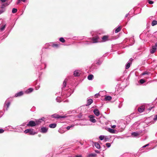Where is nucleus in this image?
Returning <instances> with one entry per match:
<instances>
[{
	"label": "nucleus",
	"instance_id": "f257e3e1",
	"mask_svg": "<svg viewBox=\"0 0 157 157\" xmlns=\"http://www.w3.org/2000/svg\"><path fill=\"white\" fill-rule=\"evenodd\" d=\"M24 132L26 134L29 133L30 135H34L36 133V132L33 131L32 129H26L24 131Z\"/></svg>",
	"mask_w": 157,
	"mask_h": 157
},
{
	"label": "nucleus",
	"instance_id": "9b49d317",
	"mask_svg": "<svg viewBox=\"0 0 157 157\" xmlns=\"http://www.w3.org/2000/svg\"><path fill=\"white\" fill-rule=\"evenodd\" d=\"M41 132L42 133H46L48 130V128L45 127H43L41 128Z\"/></svg>",
	"mask_w": 157,
	"mask_h": 157
},
{
	"label": "nucleus",
	"instance_id": "2eb2a0df",
	"mask_svg": "<svg viewBox=\"0 0 157 157\" xmlns=\"http://www.w3.org/2000/svg\"><path fill=\"white\" fill-rule=\"evenodd\" d=\"M67 82V79H65L63 83V88H65L66 86Z\"/></svg>",
	"mask_w": 157,
	"mask_h": 157
},
{
	"label": "nucleus",
	"instance_id": "f3484780",
	"mask_svg": "<svg viewBox=\"0 0 157 157\" xmlns=\"http://www.w3.org/2000/svg\"><path fill=\"white\" fill-rule=\"evenodd\" d=\"M112 99V97L111 96H108L105 97V100L106 101H109L110 100Z\"/></svg>",
	"mask_w": 157,
	"mask_h": 157
},
{
	"label": "nucleus",
	"instance_id": "b1692460",
	"mask_svg": "<svg viewBox=\"0 0 157 157\" xmlns=\"http://www.w3.org/2000/svg\"><path fill=\"white\" fill-rule=\"evenodd\" d=\"M109 131L112 133H115V131L114 129L111 128L109 129Z\"/></svg>",
	"mask_w": 157,
	"mask_h": 157
},
{
	"label": "nucleus",
	"instance_id": "6e6d98bb",
	"mask_svg": "<svg viewBox=\"0 0 157 157\" xmlns=\"http://www.w3.org/2000/svg\"><path fill=\"white\" fill-rule=\"evenodd\" d=\"M44 117H43L41 120H44Z\"/></svg>",
	"mask_w": 157,
	"mask_h": 157
},
{
	"label": "nucleus",
	"instance_id": "58836bf2",
	"mask_svg": "<svg viewBox=\"0 0 157 157\" xmlns=\"http://www.w3.org/2000/svg\"><path fill=\"white\" fill-rule=\"evenodd\" d=\"M101 63V62L100 60H98L96 64L99 65Z\"/></svg>",
	"mask_w": 157,
	"mask_h": 157
},
{
	"label": "nucleus",
	"instance_id": "f03ea898",
	"mask_svg": "<svg viewBox=\"0 0 157 157\" xmlns=\"http://www.w3.org/2000/svg\"><path fill=\"white\" fill-rule=\"evenodd\" d=\"M36 123L33 121H29L28 124H27V126L33 127L36 125Z\"/></svg>",
	"mask_w": 157,
	"mask_h": 157
},
{
	"label": "nucleus",
	"instance_id": "09e8293b",
	"mask_svg": "<svg viewBox=\"0 0 157 157\" xmlns=\"http://www.w3.org/2000/svg\"><path fill=\"white\" fill-rule=\"evenodd\" d=\"M116 127V126L115 125H113L112 126V127L113 128H115Z\"/></svg>",
	"mask_w": 157,
	"mask_h": 157
},
{
	"label": "nucleus",
	"instance_id": "ea45409f",
	"mask_svg": "<svg viewBox=\"0 0 157 157\" xmlns=\"http://www.w3.org/2000/svg\"><path fill=\"white\" fill-rule=\"evenodd\" d=\"M4 131V130L2 128H0V134L3 133Z\"/></svg>",
	"mask_w": 157,
	"mask_h": 157
},
{
	"label": "nucleus",
	"instance_id": "a19ab883",
	"mask_svg": "<svg viewBox=\"0 0 157 157\" xmlns=\"http://www.w3.org/2000/svg\"><path fill=\"white\" fill-rule=\"evenodd\" d=\"M36 124H40L41 123V121H36Z\"/></svg>",
	"mask_w": 157,
	"mask_h": 157
},
{
	"label": "nucleus",
	"instance_id": "6ab92c4d",
	"mask_svg": "<svg viewBox=\"0 0 157 157\" xmlns=\"http://www.w3.org/2000/svg\"><path fill=\"white\" fill-rule=\"evenodd\" d=\"M121 29V27H119L115 30V33H117L120 32Z\"/></svg>",
	"mask_w": 157,
	"mask_h": 157
},
{
	"label": "nucleus",
	"instance_id": "864d4df0",
	"mask_svg": "<svg viewBox=\"0 0 157 157\" xmlns=\"http://www.w3.org/2000/svg\"><path fill=\"white\" fill-rule=\"evenodd\" d=\"M20 0L23 2H25V0Z\"/></svg>",
	"mask_w": 157,
	"mask_h": 157
},
{
	"label": "nucleus",
	"instance_id": "9d476101",
	"mask_svg": "<svg viewBox=\"0 0 157 157\" xmlns=\"http://www.w3.org/2000/svg\"><path fill=\"white\" fill-rule=\"evenodd\" d=\"M99 37L98 36H95L92 38V40L93 43H96L98 42V40L99 39Z\"/></svg>",
	"mask_w": 157,
	"mask_h": 157
},
{
	"label": "nucleus",
	"instance_id": "f8f14e48",
	"mask_svg": "<svg viewBox=\"0 0 157 157\" xmlns=\"http://www.w3.org/2000/svg\"><path fill=\"white\" fill-rule=\"evenodd\" d=\"M74 75L75 76H78L80 75V73L78 71H75L74 72Z\"/></svg>",
	"mask_w": 157,
	"mask_h": 157
},
{
	"label": "nucleus",
	"instance_id": "423d86ee",
	"mask_svg": "<svg viewBox=\"0 0 157 157\" xmlns=\"http://www.w3.org/2000/svg\"><path fill=\"white\" fill-rule=\"evenodd\" d=\"M94 113L97 116H98L100 115V112L97 109H95L94 110Z\"/></svg>",
	"mask_w": 157,
	"mask_h": 157
},
{
	"label": "nucleus",
	"instance_id": "c756f323",
	"mask_svg": "<svg viewBox=\"0 0 157 157\" xmlns=\"http://www.w3.org/2000/svg\"><path fill=\"white\" fill-rule=\"evenodd\" d=\"M33 89L32 88H29L28 90V93H30L33 91Z\"/></svg>",
	"mask_w": 157,
	"mask_h": 157
},
{
	"label": "nucleus",
	"instance_id": "e433bc0d",
	"mask_svg": "<svg viewBox=\"0 0 157 157\" xmlns=\"http://www.w3.org/2000/svg\"><path fill=\"white\" fill-rule=\"evenodd\" d=\"M106 146L107 147H109L111 146V144L109 143H107L106 144Z\"/></svg>",
	"mask_w": 157,
	"mask_h": 157
},
{
	"label": "nucleus",
	"instance_id": "0eeeda50",
	"mask_svg": "<svg viewBox=\"0 0 157 157\" xmlns=\"http://www.w3.org/2000/svg\"><path fill=\"white\" fill-rule=\"evenodd\" d=\"M109 36H104L102 37V41L105 42L108 40Z\"/></svg>",
	"mask_w": 157,
	"mask_h": 157
},
{
	"label": "nucleus",
	"instance_id": "6e6552de",
	"mask_svg": "<svg viewBox=\"0 0 157 157\" xmlns=\"http://www.w3.org/2000/svg\"><path fill=\"white\" fill-rule=\"evenodd\" d=\"M23 94V93L22 91H21L16 94L15 95V97H19L22 95Z\"/></svg>",
	"mask_w": 157,
	"mask_h": 157
},
{
	"label": "nucleus",
	"instance_id": "8fccbe9b",
	"mask_svg": "<svg viewBox=\"0 0 157 157\" xmlns=\"http://www.w3.org/2000/svg\"><path fill=\"white\" fill-rule=\"evenodd\" d=\"M107 140H108V138H105V139H104V140H105V142H106V141H107Z\"/></svg>",
	"mask_w": 157,
	"mask_h": 157
},
{
	"label": "nucleus",
	"instance_id": "5701e85b",
	"mask_svg": "<svg viewBox=\"0 0 157 157\" xmlns=\"http://www.w3.org/2000/svg\"><path fill=\"white\" fill-rule=\"evenodd\" d=\"M139 135V134L136 132H134L132 133V135L133 136H138V135Z\"/></svg>",
	"mask_w": 157,
	"mask_h": 157
},
{
	"label": "nucleus",
	"instance_id": "39448f33",
	"mask_svg": "<svg viewBox=\"0 0 157 157\" xmlns=\"http://www.w3.org/2000/svg\"><path fill=\"white\" fill-rule=\"evenodd\" d=\"M145 107L144 105L140 106L138 108V111L140 113H142L145 110Z\"/></svg>",
	"mask_w": 157,
	"mask_h": 157
},
{
	"label": "nucleus",
	"instance_id": "4d7b16f0",
	"mask_svg": "<svg viewBox=\"0 0 157 157\" xmlns=\"http://www.w3.org/2000/svg\"><path fill=\"white\" fill-rule=\"evenodd\" d=\"M127 16H128V14H126L125 17H127Z\"/></svg>",
	"mask_w": 157,
	"mask_h": 157
},
{
	"label": "nucleus",
	"instance_id": "13d9d810",
	"mask_svg": "<svg viewBox=\"0 0 157 157\" xmlns=\"http://www.w3.org/2000/svg\"><path fill=\"white\" fill-rule=\"evenodd\" d=\"M3 6H5L4 5V4L3 5Z\"/></svg>",
	"mask_w": 157,
	"mask_h": 157
},
{
	"label": "nucleus",
	"instance_id": "473e14b6",
	"mask_svg": "<svg viewBox=\"0 0 157 157\" xmlns=\"http://www.w3.org/2000/svg\"><path fill=\"white\" fill-rule=\"evenodd\" d=\"M140 83L143 84V83H144L145 82V81L144 79H141L140 80Z\"/></svg>",
	"mask_w": 157,
	"mask_h": 157
},
{
	"label": "nucleus",
	"instance_id": "37998d69",
	"mask_svg": "<svg viewBox=\"0 0 157 157\" xmlns=\"http://www.w3.org/2000/svg\"><path fill=\"white\" fill-rule=\"evenodd\" d=\"M21 0H18L17 2V4H19L21 2Z\"/></svg>",
	"mask_w": 157,
	"mask_h": 157
},
{
	"label": "nucleus",
	"instance_id": "a878e982",
	"mask_svg": "<svg viewBox=\"0 0 157 157\" xmlns=\"http://www.w3.org/2000/svg\"><path fill=\"white\" fill-rule=\"evenodd\" d=\"M10 104V102H8L6 104V110H7L8 109V108L9 107V106Z\"/></svg>",
	"mask_w": 157,
	"mask_h": 157
},
{
	"label": "nucleus",
	"instance_id": "bb28decb",
	"mask_svg": "<svg viewBox=\"0 0 157 157\" xmlns=\"http://www.w3.org/2000/svg\"><path fill=\"white\" fill-rule=\"evenodd\" d=\"M59 41L62 42V43H64L65 42V40L64 39L63 37H61L59 38Z\"/></svg>",
	"mask_w": 157,
	"mask_h": 157
},
{
	"label": "nucleus",
	"instance_id": "f704fd0d",
	"mask_svg": "<svg viewBox=\"0 0 157 157\" xmlns=\"http://www.w3.org/2000/svg\"><path fill=\"white\" fill-rule=\"evenodd\" d=\"M148 1L149 4H151L154 3V2L152 1H150L149 0H148Z\"/></svg>",
	"mask_w": 157,
	"mask_h": 157
},
{
	"label": "nucleus",
	"instance_id": "a211bd4d",
	"mask_svg": "<svg viewBox=\"0 0 157 157\" xmlns=\"http://www.w3.org/2000/svg\"><path fill=\"white\" fill-rule=\"evenodd\" d=\"M94 145L98 149H99L100 148V145L98 143L95 142L94 143Z\"/></svg>",
	"mask_w": 157,
	"mask_h": 157
},
{
	"label": "nucleus",
	"instance_id": "603ef678",
	"mask_svg": "<svg viewBox=\"0 0 157 157\" xmlns=\"http://www.w3.org/2000/svg\"><path fill=\"white\" fill-rule=\"evenodd\" d=\"M154 45L156 47H157V42L155 43Z\"/></svg>",
	"mask_w": 157,
	"mask_h": 157
},
{
	"label": "nucleus",
	"instance_id": "412c9836",
	"mask_svg": "<svg viewBox=\"0 0 157 157\" xmlns=\"http://www.w3.org/2000/svg\"><path fill=\"white\" fill-rule=\"evenodd\" d=\"M96 156V154L91 153L88 156V157H95Z\"/></svg>",
	"mask_w": 157,
	"mask_h": 157
},
{
	"label": "nucleus",
	"instance_id": "c9c22d12",
	"mask_svg": "<svg viewBox=\"0 0 157 157\" xmlns=\"http://www.w3.org/2000/svg\"><path fill=\"white\" fill-rule=\"evenodd\" d=\"M78 117L79 118H81L82 117V113H80L78 115Z\"/></svg>",
	"mask_w": 157,
	"mask_h": 157
},
{
	"label": "nucleus",
	"instance_id": "20e7f679",
	"mask_svg": "<svg viewBox=\"0 0 157 157\" xmlns=\"http://www.w3.org/2000/svg\"><path fill=\"white\" fill-rule=\"evenodd\" d=\"M52 116L53 118L57 119L60 118H64L66 117L65 116H59L57 114H56L52 115Z\"/></svg>",
	"mask_w": 157,
	"mask_h": 157
},
{
	"label": "nucleus",
	"instance_id": "7ed1b4c3",
	"mask_svg": "<svg viewBox=\"0 0 157 157\" xmlns=\"http://www.w3.org/2000/svg\"><path fill=\"white\" fill-rule=\"evenodd\" d=\"M157 49L156 47L154 45H152V48L150 50V52L151 54L154 53L156 51Z\"/></svg>",
	"mask_w": 157,
	"mask_h": 157
},
{
	"label": "nucleus",
	"instance_id": "3c124183",
	"mask_svg": "<svg viewBox=\"0 0 157 157\" xmlns=\"http://www.w3.org/2000/svg\"><path fill=\"white\" fill-rule=\"evenodd\" d=\"M152 107H150L148 109L149 110H151V109H152Z\"/></svg>",
	"mask_w": 157,
	"mask_h": 157
},
{
	"label": "nucleus",
	"instance_id": "dca6fc26",
	"mask_svg": "<svg viewBox=\"0 0 157 157\" xmlns=\"http://www.w3.org/2000/svg\"><path fill=\"white\" fill-rule=\"evenodd\" d=\"M56 126V124L55 123L51 124L49 125V127L50 128H55Z\"/></svg>",
	"mask_w": 157,
	"mask_h": 157
},
{
	"label": "nucleus",
	"instance_id": "4468645a",
	"mask_svg": "<svg viewBox=\"0 0 157 157\" xmlns=\"http://www.w3.org/2000/svg\"><path fill=\"white\" fill-rule=\"evenodd\" d=\"M5 11L4 7L2 6L0 7V14L4 12Z\"/></svg>",
	"mask_w": 157,
	"mask_h": 157
},
{
	"label": "nucleus",
	"instance_id": "cd10ccee",
	"mask_svg": "<svg viewBox=\"0 0 157 157\" xmlns=\"http://www.w3.org/2000/svg\"><path fill=\"white\" fill-rule=\"evenodd\" d=\"M17 11V9L16 8H13L12 10V13H15Z\"/></svg>",
	"mask_w": 157,
	"mask_h": 157
},
{
	"label": "nucleus",
	"instance_id": "a18cd8bd",
	"mask_svg": "<svg viewBox=\"0 0 157 157\" xmlns=\"http://www.w3.org/2000/svg\"><path fill=\"white\" fill-rule=\"evenodd\" d=\"M7 0H0L2 2H6Z\"/></svg>",
	"mask_w": 157,
	"mask_h": 157
},
{
	"label": "nucleus",
	"instance_id": "4c0bfd02",
	"mask_svg": "<svg viewBox=\"0 0 157 157\" xmlns=\"http://www.w3.org/2000/svg\"><path fill=\"white\" fill-rule=\"evenodd\" d=\"M52 46L53 47H58V44H53V45Z\"/></svg>",
	"mask_w": 157,
	"mask_h": 157
},
{
	"label": "nucleus",
	"instance_id": "de8ad7c7",
	"mask_svg": "<svg viewBox=\"0 0 157 157\" xmlns=\"http://www.w3.org/2000/svg\"><path fill=\"white\" fill-rule=\"evenodd\" d=\"M149 145V144H147L145 145H144L143 147H146L147 146H148Z\"/></svg>",
	"mask_w": 157,
	"mask_h": 157
},
{
	"label": "nucleus",
	"instance_id": "c03bdc74",
	"mask_svg": "<svg viewBox=\"0 0 157 157\" xmlns=\"http://www.w3.org/2000/svg\"><path fill=\"white\" fill-rule=\"evenodd\" d=\"M75 157H82V156L81 155H77Z\"/></svg>",
	"mask_w": 157,
	"mask_h": 157
},
{
	"label": "nucleus",
	"instance_id": "72a5a7b5",
	"mask_svg": "<svg viewBox=\"0 0 157 157\" xmlns=\"http://www.w3.org/2000/svg\"><path fill=\"white\" fill-rule=\"evenodd\" d=\"M99 138L101 140H102L104 139V136H100Z\"/></svg>",
	"mask_w": 157,
	"mask_h": 157
},
{
	"label": "nucleus",
	"instance_id": "4be33fe9",
	"mask_svg": "<svg viewBox=\"0 0 157 157\" xmlns=\"http://www.w3.org/2000/svg\"><path fill=\"white\" fill-rule=\"evenodd\" d=\"M94 77L93 75H90L88 76L87 78L89 80H91L93 77Z\"/></svg>",
	"mask_w": 157,
	"mask_h": 157
},
{
	"label": "nucleus",
	"instance_id": "393cba45",
	"mask_svg": "<svg viewBox=\"0 0 157 157\" xmlns=\"http://www.w3.org/2000/svg\"><path fill=\"white\" fill-rule=\"evenodd\" d=\"M131 63H127V64H126V69H128V68H129V67H130V64H131Z\"/></svg>",
	"mask_w": 157,
	"mask_h": 157
},
{
	"label": "nucleus",
	"instance_id": "ddd939ff",
	"mask_svg": "<svg viewBox=\"0 0 157 157\" xmlns=\"http://www.w3.org/2000/svg\"><path fill=\"white\" fill-rule=\"evenodd\" d=\"M93 102V101L91 99L88 100L86 106L90 105Z\"/></svg>",
	"mask_w": 157,
	"mask_h": 157
},
{
	"label": "nucleus",
	"instance_id": "7c9ffc66",
	"mask_svg": "<svg viewBox=\"0 0 157 157\" xmlns=\"http://www.w3.org/2000/svg\"><path fill=\"white\" fill-rule=\"evenodd\" d=\"M74 126V125H71V126H67L66 128L67 130H69L70 129V128L73 127Z\"/></svg>",
	"mask_w": 157,
	"mask_h": 157
},
{
	"label": "nucleus",
	"instance_id": "1a4fd4ad",
	"mask_svg": "<svg viewBox=\"0 0 157 157\" xmlns=\"http://www.w3.org/2000/svg\"><path fill=\"white\" fill-rule=\"evenodd\" d=\"M89 117L90 118L91 121L93 123H95L96 122V120L94 118V117L93 115H90Z\"/></svg>",
	"mask_w": 157,
	"mask_h": 157
},
{
	"label": "nucleus",
	"instance_id": "c85d7f7f",
	"mask_svg": "<svg viewBox=\"0 0 157 157\" xmlns=\"http://www.w3.org/2000/svg\"><path fill=\"white\" fill-rule=\"evenodd\" d=\"M150 74V72L145 71V72H144L142 74V75H149V74Z\"/></svg>",
	"mask_w": 157,
	"mask_h": 157
},
{
	"label": "nucleus",
	"instance_id": "79ce46f5",
	"mask_svg": "<svg viewBox=\"0 0 157 157\" xmlns=\"http://www.w3.org/2000/svg\"><path fill=\"white\" fill-rule=\"evenodd\" d=\"M100 95L99 94H95V98H98V96H99Z\"/></svg>",
	"mask_w": 157,
	"mask_h": 157
},
{
	"label": "nucleus",
	"instance_id": "49530a36",
	"mask_svg": "<svg viewBox=\"0 0 157 157\" xmlns=\"http://www.w3.org/2000/svg\"><path fill=\"white\" fill-rule=\"evenodd\" d=\"M157 120V114L156 115L155 117L154 118V120L155 121L156 120Z\"/></svg>",
	"mask_w": 157,
	"mask_h": 157
},
{
	"label": "nucleus",
	"instance_id": "aec40b11",
	"mask_svg": "<svg viewBox=\"0 0 157 157\" xmlns=\"http://www.w3.org/2000/svg\"><path fill=\"white\" fill-rule=\"evenodd\" d=\"M157 25V21L156 20H153L151 23V25L152 26H154Z\"/></svg>",
	"mask_w": 157,
	"mask_h": 157
},
{
	"label": "nucleus",
	"instance_id": "5fc2aeb1",
	"mask_svg": "<svg viewBox=\"0 0 157 157\" xmlns=\"http://www.w3.org/2000/svg\"><path fill=\"white\" fill-rule=\"evenodd\" d=\"M96 152L98 153H99V151L98 150L96 151Z\"/></svg>",
	"mask_w": 157,
	"mask_h": 157
},
{
	"label": "nucleus",
	"instance_id": "2f4dec72",
	"mask_svg": "<svg viewBox=\"0 0 157 157\" xmlns=\"http://www.w3.org/2000/svg\"><path fill=\"white\" fill-rule=\"evenodd\" d=\"M5 26H6V25H3V26H2V27H1V29H0L2 31L3 30H4V29H5Z\"/></svg>",
	"mask_w": 157,
	"mask_h": 157
}]
</instances>
